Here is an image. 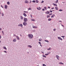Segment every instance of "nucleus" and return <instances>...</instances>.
Returning <instances> with one entry per match:
<instances>
[{"mask_svg": "<svg viewBox=\"0 0 66 66\" xmlns=\"http://www.w3.org/2000/svg\"><path fill=\"white\" fill-rule=\"evenodd\" d=\"M56 57L57 59V60H59V56L58 55H56Z\"/></svg>", "mask_w": 66, "mask_h": 66, "instance_id": "obj_9", "label": "nucleus"}, {"mask_svg": "<svg viewBox=\"0 0 66 66\" xmlns=\"http://www.w3.org/2000/svg\"><path fill=\"white\" fill-rule=\"evenodd\" d=\"M24 13H26L27 12L26 11H24Z\"/></svg>", "mask_w": 66, "mask_h": 66, "instance_id": "obj_57", "label": "nucleus"}, {"mask_svg": "<svg viewBox=\"0 0 66 66\" xmlns=\"http://www.w3.org/2000/svg\"><path fill=\"white\" fill-rule=\"evenodd\" d=\"M42 53H43V52H42Z\"/></svg>", "mask_w": 66, "mask_h": 66, "instance_id": "obj_62", "label": "nucleus"}, {"mask_svg": "<svg viewBox=\"0 0 66 66\" xmlns=\"http://www.w3.org/2000/svg\"><path fill=\"white\" fill-rule=\"evenodd\" d=\"M37 66H39V65H37Z\"/></svg>", "mask_w": 66, "mask_h": 66, "instance_id": "obj_63", "label": "nucleus"}, {"mask_svg": "<svg viewBox=\"0 0 66 66\" xmlns=\"http://www.w3.org/2000/svg\"><path fill=\"white\" fill-rule=\"evenodd\" d=\"M40 46H41V47H42V45H41L40 44Z\"/></svg>", "mask_w": 66, "mask_h": 66, "instance_id": "obj_56", "label": "nucleus"}, {"mask_svg": "<svg viewBox=\"0 0 66 66\" xmlns=\"http://www.w3.org/2000/svg\"><path fill=\"white\" fill-rule=\"evenodd\" d=\"M7 4H8L9 5V4H10V2H7Z\"/></svg>", "mask_w": 66, "mask_h": 66, "instance_id": "obj_28", "label": "nucleus"}, {"mask_svg": "<svg viewBox=\"0 0 66 66\" xmlns=\"http://www.w3.org/2000/svg\"><path fill=\"white\" fill-rule=\"evenodd\" d=\"M32 2L34 3H35V1H32Z\"/></svg>", "mask_w": 66, "mask_h": 66, "instance_id": "obj_29", "label": "nucleus"}, {"mask_svg": "<svg viewBox=\"0 0 66 66\" xmlns=\"http://www.w3.org/2000/svg\"><path fill=\"white\" fill-rule=\"evenodd\" d=\"M55 9L56 10H58V7H55Z\"/></svg>", "mask_w": 66, "mask_h": 66, "instance_id": "obj_22", "label": "nucleus"}, {"mask_svg": "<svg viewBox=\"0 0 66 66\" xmlns=\"http://www.w3.org/2000/svg\"><path fill=\"white\" fill-rule=\"evenodd\" d=\"M28 10H31V7H30V8H28Z\"/></svg>", "mask_w": 66, "mask_h": 66, "instance_id": "obj_24", "label": "nucleus"}, {"mask_svg": "<svg viewBox=\"0 0 66 66\" xmlns=\"http://www.w3.org/2000/svg\"><path fill=\"white\" fill-rule=\"evenodd\" d=\"M2 33H3V31H2Z\"/></svg>", "mask_w": 66, "mask_h": 66, "instance_id": "obj_58", "label": "nucleus"}, {"mask_svg": "<svg viewBox=\"0 0 66 66\" xmlns=\"http://www.w3.org/2000/svg\"><path fill=\"white\" fill-rule=\"evenodd\" d=\"M39 42H40L42 40V39L40 38L39 39Z\"/></svg>", "mask_w": 66, "mask_h": 66, "instance_id": "obj_20", "label": "nucleus"}, {"mask_svg": "<svg viewBox=\"0 0 66 66\" xmlns=\"http://www.w3.org/2000/svg\"><path fill=\"white\" fill-rule=\"evenodd\" d=\"M27 47H28L29 48H31L32 47V46L31 45H28L27 46Z\"/></svg>", "mask_w": 66, "mask_h": 66, "instance_id": "obj_17", "label": "nucleus"}, {"mask_svg": "<svg viewBox=\"0 0 66 66\" xmlns=\"http://www.w3.org/2000/svg\"><path fill=\"white\" fill-rule=\"evenodd\" d=\"M44 2V1H42L41 2V3H43Z\"/></svg>", "mask_w": 66, "mask_h": 66, "instance_id": "obj_44", "label": "nucleus"}, {"mask_svg": "<svg viewBox=\"0 0 66 66\" xmlns=\"http://www.w3.org/2000/svg\"><path fill=\"white\" fill-rule=\"evenodd\" d=\"M2 30L1 28H0V30Z\"/></svg>", "mask_w": 66, "mask_h": 66, "instance_id": "obj_60", "label": "nucleus"}, {"mask_svg": "<svg viewBox=\"0 0 66 66\" xmlns=\"http://www.w3.org/2000/svg\"><path fill=\"white\" fill-rule=\"evenodd\" d=\"M5 5L4 7L5 9H7V5Z\"/></svg>", "mask_w": 66, "mask_h": 66, "instance_id": "obj_7", "label": "nucleus"}, {"mask_svg": "<svg viewBox=\"0 0 66 66\" xmlns=\"http://www.w3.org/2000/svg\"><path fill=\"white\" fill-rule=\"evenodd\" d=\"M61 37H63V38H64V37H65V36H62Z\"/></svg>", "mask_w": 66, "mask_h": 66, "instance_id": "obj_49", "label": "nucleus"}, {"mask_svg": "<svg viewBox=\"0 0 66 66\" xmlns=\"http://www.w3.org/2000/svg\"><path fill=\"white\" fill-rule=\"evenodd\" d=\"M45 14H49L50 12L49 11H47L45 12Z\"/></svg>", "mask_w": 66, "mask_h": 66, "instance_id": "obj_11", "label": "nucleus"}, {"mask_svg": "<svg viewBox=\"0 0 66 66\" xmlns=\"http://www.w3.org/2000/svg\"><path fill=\"white\" fill-rule=\"evenodd\" d=\"M48 21H51V19H48Z\"/></svg>", "mask_w": 66, "mask_h": 66, "instance_id": "obj_25", "label": "nucleus"}, {"mask_svg": "<svg viewBox=\"0 0 66 66\" xmlns=\"http://www.w3.org/2000/svg\"><path fill=\"white\" fill-rule=\"evenodd\" d=\"M48 54H45V55L47 56V55H48Z\"/></svg>", "mask_w": 66, "mask_h": 66, "instance_id": "obj_34", "label": "nucleus"}, {"mask_svg": "<svg viewBox=\"0 0 66 66\" xmlns=\"http://www.w3.org/2000/svg\"><path fill=\"white\" fill-rule=\"evenodd\" d=\"M49 49H50H50H51V48H49Z\"/></svg>", "mask_w": 66, "mask_h": 66, "instance_id": "obj_59", "label": "nucleus"}, {"mask_svg": "<svg viewBox=\"0 0 66 66\" xmlns=\"http://www.w3.org/2000/svg\"><path fill=\"white\" fill-rule=\"evenodd\" d=\"M53 4V5H55V6H57V5H56V4Z\"/></svg>", "mask_w": 66, "mask_h": 66, "instance_id": "obj_19", "label": "nucleus"}, {"mask_svg": "<svg viewBox=\"0 0 66 66\" xmlns=\"http://www.w3.org/2000/svg\"><path fill=\"white\" fill-rule=\"evenodd\" d=\"M43 57H46L44 55H43Z\"/></svg>", "mask_w": 66, "mask_h": 66, "instance_id": "obj_26", "label": "nucleus"}, {"mask_svg": "<svg viewBox=\"0 0 66 66\" xmlns=\"http://www.w3.org/2000/svg\"><path fill=\"white\" fill-rule=\"evenodd\" d=\"M1 38V35H0V38Z\"/></svg>", "mask_w": 66, "mask_h": 66, "instance_id": "obj_53", "label": "nucleus"}, {"mask_svg": "<svg viewBox=\"0 0 66 66\" xmlns=\"http://www.w3.org/2000/svg\"><path fill=\"white\" fill-rule=\"evenodd\" d=\"M32 28H35V29L37 28V26H32Z\"/></svg>", "mask_w": 66, "mask_h": 66, "instance_id": "obj_15", "label": "nucleus"}, {"mask_svg": "<svg viewBox=\"0 0 66 66\" xmlns=\"http://www.w3.org/2000/svg\"><path fill=\"white\" fill-rule=\"evenodd\" d=\"M58 2V0H57L56 2V3H57Z\"/></svg>", "mask_w": 66, "mask_h": 66, "instance_id": "obj_36", "label": "nucleus"}, {"mask_svg": "<svg viewBox=\"0 0 66 66\" xmlns=\"http://www.w3.org/2000/svg\"><path fill=\"white\" fill-rule=\"evenodd\" d=\"M31 21H35V20H34L33 19H31Z\"/></svg>", "mask_w": 66, "mask_h": 66, "instance_id": "obj_33", "label": "nucleus"}, {"mask_svg": "<svg viewBox=\"0 0 66 66\" xmlns=\"http://www.w3.org/2000/svg\"><path fill=\"white\" fill-rule=\"evenodd\" d=\"M2 16H4V14L3 13H2Z\"/></svg>", "mask_w": 66, "mask_h": 66, "instance_id": "obj_37", "label": "nucleus"}, {"mask_svg": "<svg viewBox=\"0 0 66 66\" xmlns=\"http://www.w3.org/2000/svg\"><path fill=\"white\" fill-rule=\"evenodd\" d=\"M59 22H62V21H59Z\"/></svg>", "mask_w": 66, "mask_h": 66, "instance_id": "obj_40", "label": "nucleus"}, {"mask_svg": "<svg viewBox=\"0 0 66 66\" xmlns=\"http://www.w3.org/2000/svg\"><path fill=\"white\" fill-rule=\"evenodd\" d=\"M1 41H0V43H1Z\"/></svg>", "mask_w": 66, "mask_h": 66, "instance_id": "obj_61", "label": "nucleus"}, {"mask_svg": "<svg viewBox=\"0 0 66 66\" xmlns=\"http://www.w3.org/2000/svg\"><path fill=\"white\" fill-rule=\"evenodd\" d=\"M37 9L38 11H40L42 9V8L40 7H37Z\"/></svg>", "mask_w": 66, "mask_h": 66, "instance_id": "obj_3", "label": "nucleus"}, {"mask_svg": "<svg viewBox=\"0 0 66 66\" xmlns=\"http://www.w3.org/2000/svg\"><path fill=\"white\" fill-rule=\"evenodd\" d=\"M23 15L24 16H25V17L27 16V14L25 13H23Z\"/></svg>", "mask_w": 66, "mask_h": 66, "instance_id": "obj_16", "label": "nucleus"}, {"mask_svg": "<svg viewBox=\"0 0 66 66\" xmlns=\"http://www.w3.org/2000/svg\"><path fill=\"white\" fill-rule=\"evenodd\" d=\"M56 29H54V30H54V31H55V30H56Z\"/></svg>", "mask_w": 66, "mask_h": 66, "instance_id": "obj_43", "label": "nucleus"}, {"mask_svg": "<svg viewBox=\"0 0 66 66\" xmlns=\"http://www.w3.org/2000/svg\"><path fill=\"white\" fill-rule=\"evenodd\" d=\"M36 3H37L39 2L37 0H36Z\"/></svg>", "mask_w": 66, "mask_h": 66, "instance_id": "obj_21", "label": "nucleus"}, {"mask_svg": "<svg viewBox=\"0 0 66 66\" xmlns=\"http://www.w3.org/2000/svg\"><path fill=\"white\" fill-rule=\"evenodd\" d=\"M30 16L31 17V18H32V15L31 14H30Z\"/></svg>", "mask_w": 66, "mask_h": 66, "instance_id": "obj_41", "label": "nucleus"}, {"mask_svg": "<svg viewBox=\"0 0 66 66\" xmlns=\"http://www.w3.org/2000/svg\"><path fill=\"white\" fill-rule=\"evenodd\" d=\"M23 24L24 26H26V25H27V23L26 22H24L23 23Z\"/></svg>", "mask_w": 66, "mask_h": 66, "instance_id": "obj_4", "label": "nucleus"}, {"mask_svg": "<svg viewBox=\"0 0 66 66\" xmlns=\"http://www.w3.org/2000/svg\"><path fill=\"white\" fill-rule=\"evenodd\" d=\"M1 6L2 7V8H4V7H3V6H2V5H1Z\"/></svg>", "mask_w": 66, "mask_h": 66, "instance_id": "obj_38", "label": "nucleus"}, {"mask_svg": "<svg viewBox=\"0 0 66 66\" xmlns=\"http://www.w3.org/2000/svg\"><path fill=\"white\" fill-rule=\"evenodd\" d=\"M43 66H46V65H45V64H43Z\"/></svg>", "mask_w": 66, "mask_h": 66, "instance_id": "obj_32", "label": "nucleus"}, {"mask_svg": "<svg viewBox=\"0 0 66 66\" xmlns=\"http://www.w3.org/2000/svg\"><path fill=\"white\" fill-rule=\"evenodd\" d=\"M4 49H5V50H7V48H6V47H3Z\"/></svg>", "mask_w": 66, "mask_h": 66, "instance_id": "obj_23", "label": "nucleus"}, {"mask_svg": "<svg viewBox=\"0 0 66 66\" xmlns=\"http://www.w3.org/2000/svg\"><path fill=\"white\" fill-rule=\"evenodd\" d=\"M38 43H39V44H41V43H40V42H39Z\"/></svg>", "mask_w": 66, "mask_h": 66, "instance_id": "obj_47", "label": "nucleus"}, {"mask_svg": "<svg viewBox=\"0 0 66 66\" xmlns=\"http://www.w3.org/2000/svg\"><path fill=\"white\" fill-rule=\"evenodd\" d=\"M24 3H29V2L27 0H26L25 1Z\"/></svg>", "mask_w": 66, "mask_h": 66, "instance_id": "obj_6", "label": "nucleus"}, {"mask_svg": "<svg viewBox=\"0 0 66 66\" xmlns=\"http://www.w3.org/2000/svg\"><path fill=\"white\" fill-rule=\"evenodd\" d=\"M16 37L18 40H19V37L18 36H16Z\"/></svg>", "mask_w": 66, "mask_h": 66, "instance_id": "obj_10", "label": "nucleus"}, {"mask_svg": "<svg viewBox=\"0 0 66 66\" xmlns=\"http://www.w3.org/2000/svg\"><path fill=\"white\" fill-rule=\"evenodd\" d=\"M44 9H45V10H47V7H44Z\"/></svg>", "mask_w": 66, "mask_h": 66, "instance_id": "obj_30", "label": "nucleus"}, {"mask_svg": "<svg viewBox=\"0 0 66 66\" xmlns=\"http://www.w3.org/2000/svg\"><path fill=\"white\" fill-rule=\"evenodd\" d=\"M47 50H50V49L48 48V49H47Z\"/></svg>", "mask_w": 66, "mask_h": 66, "instance_id": "obj_52", "label": "nucleus"}, {"mask_svg": "<svg viewBox=\"0 0 66 66\" xmlns=\"http://www.w3.org/2000/svg\"><path fill=\"white\" fill-rule=\"evenodd\" d=\"M13 42H15L16 41V38H15L13 40Z\"/></svg>", "mask_w": 66, "mask_h": 66, "instance_id": "obj_13", "label": "nucleus"}, {"mask_svg": "<svg viewBox=\"0 0 66 66\" xmlns=\"http://www.w3.org/2000/svg\"><path fill=\"white\" fill-rule=\"evenodd\" d=\"M63 11V10H62V9H60L59 10V11H60V12H61V11Z\"/></svg>", "mask_w": 66, "mask_h": 66, "instance_id": "obj_31", "label": "nucleus"}, {"mask_svg": "<svg viewBox=\"0 0 66 66\" xmlns=\"http://www.w3.org/2000/svg\"><path fill=\"white\" fill-rule=\"evenodd\" d=\"M55 16V15L54 14H53L52 15L51 17V18H53V17H54Z\"/></svg>", "mask_w": 66, "mask_h": 66, "instance_id": "obj_12", "label": "nucleus"}, {"mask_svg": "<svg viewBox=\"0 0 66 66\" xmlns=\"http://www.w3.org/2000/svg\"><path fill=\"white\" fill-rule=\"evenodd\" d=\"M52 13H51L50 14H49V15H52Z\"/></svg>", "mask_w": 66, "mask_h": 66, "instance_id": "obj_42", "label": "nucleus"}, {"mask_svg": "<svg viewBox=\"0 0 66 66\" xmlns=\"http://www.w3.org/2000/svg\"><path fill=\"white\" fill-rule=\"evenodd\" d=\"M48 9H50V7L48 6Z\"/></svg>", "mask_w": 66, "mask_h": 66, "instance_id": "obj_50", "label": "nucleus"}, {"mask_svg": "<svg viewBox=\"0 0 66 66\" xmlns=\"http://www.w3.org/2000/svg\"><path fill=\"white\" fill-rule=\"evenodd\" d=\"M54 9V7H53V8H52L51 9V10H53V9Z\"/></svg>", "mask_w": 66, "mask_h": 66, "instance_id": "obj_46", "label": "nucleus"}, {"mask_svg": "<svg viewBox=\"0 0 66 66\" xmlns=\"http://www.w3.org/2000/svg\"><path fill=\"white\" fill-rule=\"evenodd\" d=\"M4 52H5V53H7V52H6V51H4Z\"/></svg>", "mask_w": 66, "mask_h": 66, "instance_id": "obj_39", "label": "nucleus"}, {"mask_svg": "<svg viewBox=\"0 0 66 66\" xmlns=\"http://www.w3.org/2000/svg\"><path fill=\"white\" fill-rule=\"evenodd\" d=\"M28 36L30 39H32L33 37V36L32 34H29L28 35Z\"/></svg>", "mask_w": 66, "mask_h": 66, "instance_id": "obj_1", "label": "nucleus"}, {"mask_svg": "<svg viewBox=\"0 0 66 66\" xmlns=\"http://www.w3.org/2000/svg\"><path fill=\"white\" fill-rule=\"evenodd\" d=\"M45 41L46 42H47V43H48L49 42V41H48V40H45Z\"/></svg>", "mask_w": 66, "mask_h": 66, "instance_id": "obj_27", "label": "nucleus"}, {"mask_svg": "<svg viewBox=\"0 0 66 66\" xmlns=\"http://www.w3.org/2000/svg\"><path fill=\"white\" fill-rule=\"evenodd\" d=\"M62 25V27H64V26H63V25Z\"/></svg>", "mask_w": 66, "mask_h": 66, "instance_id": "obj_54", "label": "nucleus"}, {"mask_svg": "<svg viewBox=\"0 0 66 66\" xmlns=\"http://www.w3.org/2000/svg\"><path fill=\"white\" fill-rule=\"evenodd\" d=\"M24 21L25 22H27L28 21V19L26 18H24Z\"/></svg>", "mask_w": 66, "mask_h": 66, "instance_id": "obj_2", "label": "nucleus"}, {"mask_svg": "<svg viewBox=\"0 0 66 66\" xmlns=\"http://www.w3.org/2000/svg\"><path fill=\"white\" fill-rule=\"evenodd\" d=\"M20 26V27H23V25L22 24H20L19 25H18V26Z\"/></svg>", "mask_w": 66, "mask_h": 66, "instance_id": "obj_5", "label": "nucleus"}, {"mask_svg": "<svg viewBox=\"0 0 66 66\" xmlns=\"http://www.w3.org/2000/svg\"><path fill=\"white\" fill-rule=\"evenodd\" d=\"M27 13H28V12H27Z\"/></svg>", "mask_w": 66, "mask_h": 66, "instance_id": "obj_64", "label": "nucleus"}, {"mask_svg": "<svg viewBox=\"0 0 66 66\" xmlns=\"http://www.w3.org/2000/svg\"><path fill=\"white\" fill-rule=\"evenodd\" d=\"M47 18H48V17H49V15H47Z\"/></svg>", "mask_w": 66, "mask_h": 66, "instance_id": "obj_51", "label": "nucleus"}, {"mask_svg": "<svg viewBox=\"0 0 66 66\" xmlns=\"http://www.w3.org/2000/svg\"><path fill=\"white\" fill-rule=\"evenodd\" d=\"M13 36H16V35L15 34H14Z\"/></svg>", "mask_w": 66, "mask_h": 66, "instance_id": "obj_35", "label": "nucleus"}, {"mask_svg": "<svg viewBox=\"0 0 66 66\" xmlns=\"http://www.w3.org/2000/svg\"><path fill=\"white\" fill-rule=\"evenodd\" d=\"M58 39H60V40H63V39H62L61 37H58Z\"/></svg>", "mask_w": 66, "mask_h": 66, "instance_id": "obj_8", "label": "nucleus"}, {"mask_svg": "<svg viewBox=\"0 0 66 66\" xmlns=\"http://www.w3.org/2000/svg\"><path fill=\"white\" fill-rule=\"evenodd\" d=\"M59 64H62V65H64V63H62V62H60V63H59Z\"/></svg>", "mask_w": 66, "mask_h": 66, "instance_id": "obj_18", "label": "nucleus"}, {"mask_svg": "<svg viewBox=\"0 0 66 66\" xmlns=\"http://www.w3.org/2000/svg\"><path fill=\"white\" fill-rule=\"evenodd\" d=\"M32 2V1H30V3H31Z\"/></svg>", "mask_w": 66, "mask_h": 66, "instance_id": "obj_55", "label": "nucleus"}, {"mask_svg": "<svg viewBox=\"0 0 66 66\" xmlns=\"http://www.w3.org/2000/svg\"><path fill=\"white\" fill-rule=\"evenodd\" d=\"M42 11H45V9H42Z\"/></svg>", "mask_w": 66, "mask_h": 66, "instance_id": "obj_45", "label": "nucleus"}, {"mask_svg": "<svg viewBox=\"0 0 66 66\" xmlns=\"http://www.w3.org/2000/svg\"><path fill=\"white\" fill-rule=\"evenodd\" d=\"M50 12H51V13H52V11H50Z\"/></svg>", "mask_w": 66, "mask_h": 66, "instance_id": "obj_48", "label": "nucleus"}, {"mask_svg": "<svg viewBox=\"0 0 66 66\" xmlns=\"http://www.w3.org/2000/svg\"><path fill=\"white\" fill-rule=\"evenodd\" d=\"M20 18L21 19V20L23 19V17H22V16H20Z\"/></svg>", "mask_w": 66, "mask_h": 66, "instance_id": "obj_14", "label": "nucleus"}]
</instances>
